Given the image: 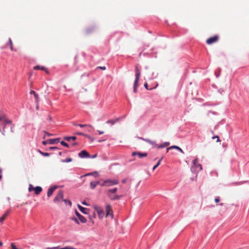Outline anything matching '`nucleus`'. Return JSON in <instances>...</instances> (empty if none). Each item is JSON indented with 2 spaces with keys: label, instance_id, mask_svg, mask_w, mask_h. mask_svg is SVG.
Returning <instances> with one entry per match:
<instances>
[{
  "label": "nucleus",
  "instance_id": "nucleus-1",
  "mask_svg": "<svg viewBox=\"0 0 249 249\" xmlns=\"http://www.w3.org/2000/svg\"><path fill=\"white\" fill-rule=\"evenodd\" d=\"M11 124V121L7 120L5 115H1L0 116V131L4 135V127L7 124Z\"/></svg>",
  "mask_w": 249,
  "mask_h": 249
},
{
  "label": "nucleus",
  "instance_id": "nucleus-2",
  "mask_svg": "<svg viewBox=\"0 0 249 249\" xmlns=\"http://www.w3.org/2000/svg\"><path fill=\"white\" fill-rule=\"evenodd\" d=\"M135 79L134 83V86H133V91L135 93L137 92V89L138 87V82L141 76V72L138 69V68L137 66H136L135 67Z\"/></svg>",
  "mask_w": 249,
  "mask_h": 249
},
{
  "label": "nucleus",
  "instance_id": "nucleus-3",
  "mask_svg": "<svg viewBox=\"0 0 249 249\" xmlns=\"http://www.w3.org/2000/svg\"><path fill=\"white\" fill-rule=\"evenodd\" d=\"M193 166L191 167V171L192 172H198L202 170L201 164H199L197 159H196L193 161Z\"/></svg>",
  "mask_w": 249,
  "mask_h": 249
},
{
  "label": "nucleus",
  "instance_id": "nucleus-4",
  "mask_svg": "<svg viewBox=\"0 0 249 249\" xmlns=\"http://www.w3.org/2000/svg\"><path fill=\"white\" fill-rule=\"evenodd\" d=\"M119 183V181L117 179H106L105 180L102 182L101 184V186H110L118 184Z\"/></svg>",
  "mask_w": 249,
  "mask_h": 249
},
{
  "label": "nucleus",
  "instance_id": "nucleus-5",
  "mask_svg": "<svg viewBox=\"0 0 249 249\" xmlns=\"http://www.w3.org/2000/svg\"><path fill=\"white\" fill-rule=\"evenodd\" d=\"M63 191L62 190H59L56 196L53 199L54 203H58L61 201H63Z\"/></svg>",
  "mask_w": 249,
  "mask_h": 249
},
{
  "label": "nucleus",
  "instance_id": "nucleus-6",
  "mask_svg": "<svg viewBox=\"0 0 249 249\" xmlns=\"http://www.w3.org/2000/svg\"><path fill=\"white\" fill-rule=\"evenodd\" d=\"M49 150H54L55 151V152L54 153H50V154H55V155L58 154L60 156L62 154V152L60 151L56 147L51 146V147H50L49 148ZM40 152L41 154H43L44 156H49V155H50V154H49L48 153H42L41 152Z\"/></svg>",
  "mask_w": 249,
  "mask_h": 249
},
{
  "label": "nucleus",
  "instance_id": "nucleus-7",
  "mask_svg": "<svg viewBox=\"0 0 249 249\" xmlns=\"http://www.w3.org/2000/svg\"><path fill=\"white\" fill-rule=\"evenodd\" d=\"M219 37L218 35H214L213 36L211 37L206 40V43L211 45L214 43L218 41Z\"/></svg>",
  "mask_w": 249,
  "mask_h": 249
},
{
  "label": "nucleus",
  "instance_id": "nucleus-8",
  "mask_svg": "<svg viewBox=\"0 0 249 249\" xmlns=\"http://www.w3.org/2000/svg\"><path fill=\"white\" fill-rule=\"evenodd\" d=\"M106 217L110 215L112 218L113 217V213L112 210L111 209V206L109 204H108L106 206Z\"/></svg>",
  "mask_w": 249,
  "mask_h": 249
},
{
  "label": "nucleus",
  "instance_id": "nucleus-9",
  "mask_svg": "<svg viewBox=\"0 0 249 249\" xmlns=\"http://www.w3.org/2000/svg\"><path fill=\"white\" fill-rule=\"evenodd\" d=\"M94 208L97 211L99 217L100 218H103L104 215V212L101 209V208L100 207L96 206L94 207Z\"/></svg>",
  "mask_w": 249,
  "mask_h": 249
},
{
  "label": "nucleus",
  "instance_id": "nucleus-10",
  "mask_svg": "<svg viewBox=\"0 0 249 249\" xmlns=\"http://www.w3.org/2000/svg\"><path fill=\"white\" fill-rule=\"evenodd\" d=\"M75 214L78 218L79 220L81 221V222L83 223H85L87 222L86 218L80 214L77 210H75Z\"/></svg>",
  "mask_w": 249,
  "mask_h": 249
},
{
  "label": "nucleus",
  "instance_id": "nucleus-11",
  "mask_svg": "<svg viewBox=\"0 0 249 249\" xmlns=\"http://www.w3.org/2000/svg\"><path fill=\"white\" fill-rule=\"evenodd\" d=\"M162 160V157H161L160 159H158V158H155L153 160V162H154V161L156 162L155 164L153 166V170H154L157 167H158L159 166Z\"/></svg>",
  "mask_w": 249,
  "mask_h": 249
},
{
  "label": "nucleus",
  "instance_id": "nucleus-12",
  "mask_svg": "<svg viewBox=\"0 0 249 249\" xmlns=\"http://www.w3.org/2000/svg\"><path fill=\"white\" fill-rule=\"evenodd\" d=\"M108 196L111 200H119L123 197V195H112L111 194H108Z\"/></svg>",
  "mask_w": 249,
  "mask_h": 249
},
{
  "label": "nucleus",
  "instance_id": "nucleus-13",
  "mask_svg": "<svg viewBox=\"0 0 249 249\" xmlns=\"http://www.w3.org/2000/svg\"><path fill=\"white\" fill-rule=\"evenodd\" d=\"M56 188H57V186H53L50 187L48 190L47 196L49 197L51 196H52L53 192L54 191V190L56 189Z\"/></svg>",
  "mask_w": 249,
  "mask_h": 249
},
{
  "label": "nucleus",
  "instance_id": "nucleus-14",
  "mask_svg": "<svg viewBox=\"0 0 249 249\" xmlns=\"http://www.w3.org/2000/svg\"><path fill=\"white\" fill-rule=\"evenodd\" d=\"M120 120V118H116L115 119L109 120L106 122L107 124H109L111 125H113L116 123L119 122Z\"/></svg>",
  "mask_w": 249,
  "mask_h": 249
},
{
  "label": "nucleus",
  "instance_id": "nucleus-15",
  "mask_svg": "<svg viewBox=\"0 0 249 249\" xmlns=\"http://www.w3.org/2000/svg\"><path fill=\"white\" fill-rule=\"evenodd\" d=\"M78 207L79 210L84 214H87L89 212V210L87 208H84L79 204L78 205Z\"/></svg>",
  "mask_w": 249,
  "mask_h": 249
},
{
  "label": "nucleus",
  "instance_id": "nucleus-16",
  "mask_svg": "<svg viewBox=\"0 0 249 249\" xmlns=\"http://www.w3.org/2000/svg\"><path fill=\"white\" fill-rule=\"evenodd\" d=\"M173 149H176L178 151H179L181 152L182 154H184V152H183L182 150L179 148V147L177 146H172L167 148V151H169V150H171Z\"/></svg>",
  "mask_w": 249,
  "mask_h": 249
},
{
  "label": "nucleus",
  "instance_id": "nucleus-17",
  "mask_svg": "<svg viewBox=\"0 0 249 249\" xmlns=\"http://www.w3.org/2000/svg\"><path fill=\"white\" fill-rule=\"evenodd\" d=\"M42 188L40 186H36L35 188L34 192L35 194L36 195H38L42 192Z\"/></svg>",
  "mask_w": 249,
  "mask_h": 249
},
{
  "label": "nucleus",
  "instance_id": "nucleus-18",
  "mask_svg": "<svg viewBox=\"0 0 249 249\" xmlns=\"http://www.w3.org/2000/svg\"><path fill=\"white\" fill-rule=\"evenodd\" d=\"M34 69L35 70H41L45 71L47 73L48 72L47 69L45 67L43 66H36L34 67Z\"/></svg>",
  "mask_w": 249,
  "mask_h": 249
},
{
  "label": "nucleus",
  "instance_id": "nucleus-19",
  "mask_svg": "<svg viewBox=\"0 0 249 249\" xmlns=\"http://www.w3.org/2000/svg\"><path fill=\"white\" fill-rule=\"evenodd\" d=\"M93 176L95 178H97L99 176V175L97 171H94L93 172L89 173L86 174L84 176Z\"/></svg>",
  "mask_w": 249,
  "mask_h": 249
},
{
  "label": "nucleus",
  "instance_id": "nucleus-20",
  "mask_svg": "<svg viewBox=\"0 0 249 249\" xmlns=\"http://www.w3.org/2000/svg\"><path fill=\"white\" fill-rule=\"evenodd\" d=\"M10 213V211L7 210L4 214L0 218V222H2L5 218L7 216V215Z\"/></svg>",
  "mask_w": 249,
  "mask_h": 249
},
{
  "label": "nucleus",
  "instance_id": "nucleus-21",
  "mask_svg": "<svg viewBox=\"0 0 249 249\" xmlns=\"http://www.w3.org/2000/svg\"><path fill=\"white\" fill-rule=\"evenodd\" d=\"M60 138H57L54 139H50L48 140L49 143L51 144L57 143L59 142Z\"/></svg>",
  "mask_w": 249,
  "mask_h": 249
},
{
  "label": "nucleus",
  "instance_id": "nucleus-22",
  "mask_svg": "<svg viewBox=\"0 0 249 249\" xmlns=\"http://www.w3.org/2000/svg\"><path fill=\"white\" fill-rule=\"evenodd\" d=\"M78 156H90L89 154L85 150H82L78 154Z\"/></svg>",
  "mask_w": 249,
  "mask_h": 249
},
{
  "label": "nucleus",
  "instance_id": "nucleus-23",
  "mask_svg": "<svg viewBox=\"0 0 249 249\" xmlns=\"http://www.w3.org/2000/svg\"><path fill=\"white\" fill-rule=\"evenodd\" d=\"M31 94H33L35 97L36 101L37 103L38 102L39 97L38 94H37L36 92L34 90H31L30 92Z\"/></svg>",
  "mask_w": 249,
  "mask_h": 249
},
{
  "label": "nucleus",
  "instance_id": "nucleus-24",
  "mask_svg": "<svg viewBox=\"0 0 249 249\" xmlns=\"http://www.w3.org/2000/svg\"><path fill=\"white\" fill-rule=\"evenodd\" d=\"M117 191V188H114L113 189H109L107 191V195L108 194H115Z\"/></svg>",
  "mask_w": 249,
  "mask_h": 249
},
{
  "label": "nucleus",
  "instance_id": "nucleus-25",
  "mask_svg": "<svg viewBox=\"0 0 249 249\" xmlns=\"http://www.w3.org/2000/svg\"><path fill=\"white\" fill-rule=\"evenodd\" d=\"M97 186L96 182L95 181H93L90 182V188L92 190H93Z\"/></svg>",
  "mask_w": 249,
  "mask_h": 249
},
{
  "label": "nucleus",
  "instance_id": "nucleus-26",
  "mask_svg": "<svg viewBox=\"0 0 249 249\" xmlns=\"http://www.w3.org/2000/svg\"><path fill=\"white\" fill-rule=\"evenodd\" d=\"M132 156H146V154H141L140 153H136L134 152L132 153Z\"/></svg>",
  "mask_w": 249,
  "mask_h": 249
},
{
  "label": "nucleus",
  "instance_id": "nucleus-27",
  "mask_svg": "<svg viewBox=\"0 0 249 249\" xmlns=\"http://www.w3.org/2000/svg\"><path fill=\"white\" fill-rule=\"evenodd\" d=\"M63 201L65 202L66 205H68L70 207L71 206V202L70 200L67 199H64Z\"/></svg>",
  "mask_w": 249,
  "mask_h": 249
},
{
  "label": "nucleus",
  "instance_id": "nucleus-28",
  "mask_svg": "<svg viewBox=\"0 0 249 249\" xmlns=\"http://www.w3.org/2000/svg\"><path fill=\"white\" fill-rule=\"evenodd\" d=\"M169 144V142H165L164 144L158 146V148H163V147H166V146H168Z\"/></svg>",
  "mask_w": 249,
  "mask_h": 249
},
{
  "label": "nucleus",
  "instance_id": "nucleus-29",
  "mask_svg": "<svg viewBox=\"0 0 249 249\" xmlns=\"http://www.w3.org/2000/svg\"><path fill=\"white\" fill-rule=\"evenodd\" d=\"M144 141L152 145H155L156 144V142L155 141H152L149 139H145Z\"/></svg>",
  "mask_w": 249,
  "mask_h": 249
},
{
  "label": "nucleus",
  "instance_id": "nucleus-30",
  "mask_svg": "<svg viewBox=\"0 0 249 249\" xmlns=\"http://www.w3.org/2000/svg\"><path fill=\"white\" fill-rule=\"evenodd\" d=\"M71 161H72V159H71L70 158H67L65 160H61V162H71Z\"/></svg>",
  "mask_w": 249,
  "mask_h": 249
},
{
  "label": "nucleus",
  "instance_id": "nucleus-31",
  "mask_svg": "<svg viewBox=\"0 0 249 249\" xmlns=\"http://www.w3.org/2000/svg\"><path fill=\"white\" fill-rule=\"evenodd\" d=\"M35 188L32 184H30L29 185V192H31L32 191H34L35 190Z\"/></svg>",
  "mask_w": 249,
  "mask_h": 249
},
{
  "label": "nucleus",
  "instance_id": "nucleus-32",
  "mask_svg": "<svg viewBox=\"0 0 249 249\" xmlns=\"http://www.w3.org/2000/svg\"><path fill=\"white\" fill-rule=\"evenodd\" d=\"M71 219L72 220L74 221L75 222V223H76L77 224H79V222L78 220L76 218L74 217H71Z\"/></svg>",
  "mask_w": 249,
  "mask_h": 249
},
{
  "label": "nucleus",
  "instance_id": "nucleus-33",
  "mask_svg": "<svg viewBox=\"0 0 249 249\" xmlns=\"http://www.w3.org/2000/svg\"><path fill=\"white\" fill-rule=\"evenodd\" d=\"M74 125H77V126H79L81 127H85V126H88V125L87 124H74ZM89 126L90 127H92L91 125H89Z\"/></svg>",
  "mask_w": 249,
  "mask_h": 249
},
{
  "label": "nucleus",
  "instance_id": "nucleus-34",
  "mask_svg": "<svg viewBox=\"0 0 249 249\" xmlns=\"http://www.w3.org/2000/svg\"><path fill=\"white\" fill-rule=\"evenodd\" d=\"M60 143H61L62 145H63V146H66V147H69V145H68V144L67 143L65 142H64V141H61V142H60Z\"/></svg>",
  "mask_w": 249,
  "mask_h": 249
},
{
  "label": "nucleus",
  "instance_id": "nucleus-35",
  "mask_svg": "<svg viewBox=\"0 0 249 249\" xmlns=\"http://www.w3.org/2000/svg\"><path fill=\"white\" fill-rule=\"evenodd\" d=\"M60 249H75V248L72 247L67 246L64 248H62Z\"/></svg>",
  "mask_w": 249,
  "mask_h": 249
},
{
  "label": "nucleus",
  "instance_id": "nucleus-36",
  "mask_svg": "<svg viewBox=\"0 0 249 249\" xmlns=\"http://www.w3.org/2000/svg\"><path fill=\"white\" fill-rule=\"evenodd\" d=\"M11 247H12V249H18L16 247V246L15 245V244H14V243H12L11 244Z\"/></svg>",
  "mask_w": 249,
  "mask_h": 249
},
{
  "label": "nucleus",
  "instance_id": "nucleus-37",
  "mask_svg": "<svg viewBox=\"0 0 249 249\" xmlns=\"http://www.w3.org/2000/svg\"><path fill=\"white\" fill-rule=\"evenodd\" d=\"M64 140H66L68 142H71V137H66L64 138Z\"/></svg>",
  "mask_w": 249,
  "mask_h": 249
},
{
  "label": "nucleus",
  "instance_id": "nucleus-38",
  "mask_svg": "<svg viewBox=\"0 0 249 249\" xmlns=\"http://www.w3.org/2000/svg\"><path fill=\"white\" fill-rule=\"evenodd\" d=\"M214 201L216 203H218L220 201V198L219 197H216L214 199Z\"/></svg>",
  "mask_w": 249,
  "mask_h": 249
},
{
  "label": "nucleus",
  "instance_id": "nucleus-39",
  "mask_svg": "<svg viewBox=\"0 0 249 249\" xmlns=\"http://www.w3.org/2000/svg\"><path fill=\"white\" fill-rule=\"evenodd\" d=\"M215 138H216V139H217V142H220V140H219V137H218V136H213V137H212V138H213V139H215Z\"/></svg>",
  "mask_w": 249,
  "mask_h": 249
},
{
  "label": "nucleus",
  "instance_id": "nucleus-40",
  "mask_svg": "<svg viewBox=\"0 0 249 249\" xmlns=\"http://www.w3.org/2000/svg\"><path fill=\"white\" fill-rule=\"evenodd\" d=\"M47 143H49L48 142V140L47 141H44L42 142V144H44V145H45Z\"/></svg>",
  "mask_w": 249,
  "mask_h": 249
},
{
  "label": "nucleus",
  "instance_id": "nucleus-41",
  "mask_svg": "<svg viewBox=\"0 0 249 249\" xmlns=\"http://www.w3.org/2000/svg\"><path fill=\"white\" fill-rule=\"evenodd\" d=\"M45 136L46 135H48V136H52L53 135V134H50V133H49L48 132H45Z\"/></svg>",
  "mask_w": 249,
  "mask_h": 249
},
{
  "label": "nucleus",
  "instance_id": "nucleus-42",
  "mask_svg": "<svg viewBox=\"0 0 249 249\" xmlns=\"http://www.w3.org/2000/svg\"><path fill=\"white\" fill-rule=\"evenodd\" d=\"M127 180V178H124V179L122 180V182L123 183H125L126 182Z\"/></svg>",
  "mask_w": 249,
  "mask_h": 249
},
{
  "label": "nucleus",
  "instance_id": "nucleus-43",
  "mask_svg": "<svg viewBox=\"0 0 249 249\" xmlns=\"http://www.w3.org/2000/svg\"><path fill=\"white\" fill-rule=\"evenodd\" d=\"M95 181L96 182V185H101V184L102 183H101V182L100 181Z\"/></svg>",
  "mask_w": 249,
  "mask_h": 249
},
{
  "label": "nucleus",
  "instance_id": "nucleus-44",
  "mask_svg": "<svg viewBox=\"0 0 249 249\" xmlns=\"http://www.w3.org/2000/svg\"><path fill=\"white\" fill-rule=\"evenodd\" d=\"M99 69H101V70H105L106 68V67L104 66V67H98Z\"/></svg>",
  "mask_w": 249,
  "mask_h": 249
},
{
  "label": "nucleus",
  "instance_id": "nucleus-45",
  "mask_svg": "<svg viewBox=\"0 0 249 249\" xmlns=\"http://www.w3.org/2000/svg\"><path fill=\"white\" fill-rule=\"evenodd\" d=\"M76 139V137L75 136L71 137V140L75 141Z\"/></svg>",
  "mask_w": 249,
  "mask_h": 249
},
{
  "label": "nucleus",
  "instance_id": "nucleus-46",
  "mask_svg": "<svg viewBox=\"0 0 249 249\" xmlns=\"http://www.w3.org/2000/svg\"><path fill=\"white\" fill-rule=\"evenodd\" d=\"M91 31V29L88 28L86 30L87 33H89Z\"/></svg>",
  "mask_w": 249,
  "mask_h": 249
},
{
  "label": "nucleus",
  "instance_id": "nucleus-47",
  "mask_svg": "<svg viewBox=\"0 0 249 249\" xmlns=\"http://www.w3.org/2000/svg\"><path fill=\"white\" fill-rule=\"evenodd\" d=\"M100 135L103 134L104 133V132L103 131L98 130L97 131Z\"/></svg>",
  "mask_w": 249,
  "mask_h": 249
},
{
  "label": "nucleus",
  "instance_id": "nucleus-48",
  "mask_svg": "<svg viewBox=\"0 0 249 249\" xmlns=\"http://www.w3.org/2000/svg\"><path fill=\"white\" fill-rule=\"evenodd\" d=\"M57 248H56V247H51V248H47L46 249H57Z\"/></svg>",
  "mask_w": 249,
  "mask_h": 249
},
{
  "label": "nucleus",
  "instance_id": "nucleus-49",
  "mask_svg": "<svg viewBox=\"0 0 249 249\" xmlns=\"http://www.w3.org/2000/svg\"><path fill=\"white\" fill-rule=\"evenodd\" d=\"M9 43H10V46L13 45L11 38H9Z\"/></svg>",
  "mask_w": 249,
  "mask_h": 249
},
{
  "label": "nucleus",
  "instance_id": "nucleus-50",
  "mask_svg": "<svg viewBox=\"0 0 249 249\" xmlns=\"http://www.w3.org/2000/svg\"><path fill=\"white\" fill-rule=\"evenodd\" d=\"M144 87L145 88V89H148V84H147V83H145V84H144Z\"/></svg>",
  "mask_w": 249,
  "mask_h": 249
},
{
  "label": "nucleus",
  "instance_id": "nucleus-51",
  "mask_svg": "<svg viewBox=\"0 0 249 249\" xmlns=\"http://www.w3.org/2000/svg\"><path fill=\"white\" fill-rule=\"evenodd\" d=\"M2 171H1V169H0V180H1V178H2Z\"/></svg>",
  "mask_w": 249,
  "mask_h": 249
},
{
  "label": "nucleus",
  "instance_id": "nucleus-52",
  "mask_svg": "<svg viewBox=\"0 0 249 249\" xmlns=\"http://www.w3.org/2000/svg\"><path fill=\"white\" fill-rule=\"evenodd\" d=\"M81 158H95L96 157H94V156H93V157H80Z\"/></svg>",
  "mask_w": 249,
  "mask_h": 249
},
{
  "label": "nucleus",
  "instance_id": "nucleus-53",
  "mask_svg": "<svg viewBox=\"0 0 249 249\" xmlns=\"http://www.w3.org/2000/svg\"><path fill=\"white\" fill-rule=\"evenodd\" d=\"M83 205H87V203L85 202V201H83L82 202V203Z\"/></svg>",
  "mask_w": 249,
  "mask_h": 249
},
{
  "label": "nucleus",
  "instance_id": "nucleus-54",
  "mask_svg": "<svg viewBox=\"0 0 249 249\" xmlns=\"http://www.w3.org/2000/svg\"><path fill=\"white\" fill-rule=\"evenodd\" d=\"M10 49H11V50L12 51H13V45H11V46H10Z\"/></svg>",
  "mask_w": 249,
  "mask_h": 249
},
{
  "label": "nucleus",
  "instance_id": "nucleus-55",
  "mask_svg": "<svg viewBox=\"0 0 249 249\" xmlns=\"http://www.w3.org/2000/svg\"><path fill=\"white\" fill-rule=\"evenodd\" d=\"M77 134H78V135H83V133H81V132H78V133H77Z\"/></svg>",
  "mask_w": 249,
  "mask_h": 249
},
{
  "label": "nucleus",
  "instance_id": "nucleus-56",
  "mask_svg": "<svg viewBox=\"0 0 249 249\" xmlns=\"http://www.w3.org/2000/svg\"><path fill=\"white\" fill-rule=\"evenodd\" d=\"M2 245H3L1 241H0V246H2Z\"/></svg>",
  "mask_w": 249,
  "mask_h": 249
},
{
  "label": "nucleus",
  "instance_id": "nucleus-57",
  "mask_svg": "<svg viewBox=\"0 0 249 249\" xmlns=\"http://www.w3.org/2000/svg\"><path fill=\"white\" fill-rule=\"evenodd\" d=\"M92 156H97V154H95L93 155Z\"/></svg>",
  "mask_w": 249,
  "mask_h": 249
},
{
  "label": "nucleus",
  "instance_id": "nucleus-58",
  "mask_svg": "<svg viewBox=\"0 0 249 249\" xmlns=\"http://www.w3.org/2000/svg\"><path fill=\"white\" fill-rule=\"evenodd\" d=\"M220 205L222 206L223 205V203H220Z\"/></svg>",
  "mask_w": 249,
  "mask_h": 249
},
{
  "label": "nucleus",
  "instance_id": "nucleus-59",
  "mask_svg": "<svg viewBox=\"0 0 249 249\" xmlns=\"http://www.w3.org/2000/svg\"><path fill=\"white\" fill-rule=\"evenodd\" d=\"M132 160H134V159L133 160H130L129 161H132Z\"/></svg>",
  "mask_w": 249,
  "mask_h": 249
},
{
  "label": "nucleus",
  "instance_id": "nucleus-60",
  "mask_svg": "<svg viewBox=\"0 0 249 249\" xmlns=\"http://www.w3.org/2000/svg\"><path fill=\"white\" fill-rule=\"evenodd\" d=\"M75 143H73V144H72V145L73 146L74 145Z\"/></svg>",
  "mask_w": 249,
  "mask_h": 249
}]
</instances>
